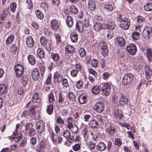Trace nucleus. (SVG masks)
<instances>
[{"mask_svg":"<svg viewBox=\"0 0 152 152\" xmlns=\"http://www.w3.org/2000/svg\"><path fill=\"white\" fill-rule=\"evenodd\" d=\"M83 85V82L81 80H79L77 83L76 87L77 88L80 89L82 87Z\"/></svg>","mask_w":152,"mask_h":152,"instance_id":"obj_59","label":"nucleus"},{"mask_svg":"<svg viewBox=\"0 0 152 152\" xmlns=\"http://www.w3.org/2000/svg\"><path fill=\"white\" fill-rule=\"evenodd\" d=\"M27 58L29 63L31 65H34L36 63V60L34 57L31 55H29L28 56Z\"/></svg>","mask_w":152,"mask_h":152,"instance_id":"obj_30","label":"nucleus"},{"mask_svg":"<svg viewBox=\"0 0 152 152\" xmlns=\"http://www.w3.org/2000/svg\"><path fill=\"white\" fill-rule=\"evenodd\" d=\"M122 144L121 140L118 138L116 139L115 141V144L118 147H120Z\"/></svg>","mask_w":152,"mask_h":152,"instance_id":"obj_56","label":"nucleus"},{"mask_svg":"<svg viewBox=\"0 0 152 152\" xmlns=\"http://www.w3.org/2000/svg\"><path fill=\"white\" fill-rule=\"evenodd\" d=\"M101 91V89L98 86H93L91 89V91L93 94L95 95L98 94Z\"/></svg>","mask_w":152,"mask_h":152,"instance_id":"obj_27","label":"nucleus"},{"mask_svg":"<svg viewBox=\"0 0 152 152\" xmlns=\"http://www.w3.org/2000/svg\"><path fill=\"white\" fill-rule=\"evenodd\" d=\"M26 4L28 8L30 9L32 8L33 4L31 0H27Z\"/></svg>","mask_w":152,"mask_h":152,"instance_id":"obj_57","label":"nucleus"},{"mask_svg":"<svg viewBox=\"0 0 152 152\" xmlns=\"http://www.w3.org/2000/svg\"><path fill=\"white\" fill-rule=\"evenodd\" d=\"M78 72V70L76 69H73L71 71L70 74L73 77H75L77 76Z\"/></svg>","mask_w":152,"mask_h":152,"instance_id":"obj_49","label":"nucleus"},{"mask_svg":"<svg viewBox=\"0 0 152 152\" xmlns=\"http://www.w3.org/2000/svg\"><path fill=\"white\" fill-rule=\"evenodd\" d=\"M70 38L72 42H76L78 39L77 34L75 32H71L70 34Z\"/></svg>","mask_w":152,"mask_h":152,"instance_id":"obj_19","label":"nucleus"},{"mask_svg":"<svg viewBox=\"0 0 152 152\" xmlns=\"http://www.w3.org/2000/svg\"><path fill=\"white\" fill-rule=\"evenodd\" d=\"M63 85L66 88H68L69 86V84L67 79L66 78L63 79L62 80Z\"/></svg>","mask_w":152,"mask_h":152,"instance_id":"obj_50","label":"nucleus"},{"mask_svg":"<svg viewBox=\"0 0 152 152\" xmlns=\"http://www.w3.org/2000/svg\"><path fill=\"white\" fill-rule=\"evenodd\" d=\"M22 138V135L20 132H17L16 131L14 132L11 139L15 142H19Z\"/></svg>","mask_w":152,"mask_h":152,"instance_id":"obj_8","label":"nucleus"},{"mask_svg":"<svg viewBox=\"0 0 152 152\" xmlns=\"http://www.w3.org/2000/svg\"><path fill=\"white\" fill-rule=\"evenodd\" d=\"M88 7L89 9L92 11H94L96 9V4L94 0H89L88 2Z\"/></svg>","mask_w":152,"mask_h":152,"instance_id":"obj_15","label":"nucleus"},{"mask_svg":"<svg viewBox=\"0 0 152 152\" xmlns=\"http://www.w3.org/2000/svg\"><path fill=\"white\" fill-rule=\"evenodd\" d=\"M67 96L68 98L70 100L72 101H74L76 99V96L75 94L72 92H71L69 93Z\"/></svg>","mask_w":152,"mask_h":152,"instance_id":"obj_34","label":"nucleus"},{"mask_svg":"<svg viewBox=\"0 0 152 152\" xmlns=\"http://www.w3.org/2000/svg\"><path fill=\"white\" fill-rule=\"evenodd\" d=\"M104 8L107 12H111L113 9V7L112 4L107 3L105 4Z\"/></svg>","mask_w":152,"mask_h":152,"instance_id":"obj_42","label":"nucleus"},{"mask_svg":"<svg viewBox=\"0 0 152 152\" xmlns=\"http://www.w3.org/2000/svg\"><path fill=\"white\" fill-rule=\"evenodd\" d=\"M93 28L95 31H98L103 28V25L100 23L96 22L94 24Z\"/></svg>","mask_w":152,"mask_h":152,"instance_id":"obj_24","label":"nucleus"},{"mask_svg":"<svg viewBox=\"0 0 152 152\" xmlns=\"http://www.w3.org/2000/svg\"><path fill=\"white\" fill-rule=\"evenodd\" d=\"M10 49L12 52L15 53L16 52L17 48L15 45L12 44L11 46Z\"/></svg>","mask_w":152,"mask_h":152,"instance_id":"obj_55","label":"nucleus"},{"mask_svg":"<svg viewBox=\"0 0 152 152\" xmlns=\"http://www.w3.org/2000/svg\"><path fill=\"white\" fill-rule=\"evenodd\" d=\"M106 148L104 143L102 142H99L96 146V149L100 151H103Z\"/></svg>","mask_w":152,"mask_h":152,"instance_id":"obj_21","label":"nucleus"},{"mask_svg":"<svg viewBox=\"0 0 152 152\" xmlns=\"http://www.w3.org/2000/svg\"><path fill=\"white\" fill-rule=\"evenodd\" d=\"M37 54L40 58H43L44 57V52L41 48H39L38 49Z\"/></svg>","mask_w":152,"mask_h":152,"instance_id":"obj_41","label":"nucleus"},{"mask_svg":"<svg viewBox=\"0 0 152 152\" xmlns=\"http://www.w3.org/2000/svg\"><path fill=\"white\" fill-rule=\"evenodd\" d=\"M28 77L26 75H23L21 78V82L23 86H25L27 84Z\"/></svg>","mask_w":152,"mask_h":152,"instance_id":"obj_28","label":"nucleus"},{"mask_svg":"<svg viewBox=\"0 0 152 152\" xmlns=\"http://www.w3.org/2000/svg\"><path fill=\"white\" fill-rule=\"evenodd\" d=\"M79 53L81 57H84L86 54V51L84 48H80L79 50Z\"/></svg>","mask_w":152,"mask_h":152,"instance_id":"obj_51","label":"nucleus"},{"mask_svg":"<svg viewBox=\"0 0 152 152\" xmlns=\"http://www.w3.org/2000/svg\"><path fill=\"white\" fill-rule=\"evenodd\" d=\"M31 75L34 80H37L39 77V73L38 69L37 68L34 69L32 72Z\"/></svg>","mask_w":152,"mask_h":152,"instance_id":"obj_13","label":"nucleus"},{"mask_svg":"<svg viewBox=\"0 0 152 152\" xmlns=\"http://www.w3.org/2000/svg\"><path fill=\"white\" fill-rule=\"evenodd\" d=\"M108 50L107 48V46L106 43H103L101 46V54L104 56H107L108 53Z\"/></svg>","mask_w":152,"mask_h":152,"instance_id":"obj_14","label":"nucleus"},{"mask_svg":"<svg viewBox=\"0 0 152 152\" xmlns=\"http://www.w3.org/2000/svg\"><path fill=\"white\" fill-rule=\"evenodd\" d=\"M14 69L17 77H20L23 75L24 72V69L21 65L20 64L16 65L15 66Z\"/></svg>","mask_w":152,"mask_h":152,"instance_id":"obj_6","label":"nucleus"},{"mask_svg":"<svg viewBox=\"0 0 152 152\" xmlns=\"http://www.w3.org/2000/svg\"><path fill=\"white\" fill-rule=\"evenodd\" d=\"M73 133H76L78 130V128L77 126L75 125H72V126L71 127H68Z\"/></svg>","mask_w":152,"mask_h":152,"instance_id":"obj_48","label":"nucleus"},{"mask_svg":"<svg viewBox=\"0 0 152 152\" xmlns=\"http://www.w3.org/2000/svg\"><path fill=\"white\" fill-rule=\"evenodd\" d=\"M134 78V75L131 73L126 74L123 77L122 80V84L126 85L131 83Z\"/></svg>","mask_w":152,"mask_h":152,"instance_id":"obj_2","label":"nucleus"},{"mask_svg":"<svg viewBox=\"0 0 152 152\" xmlns=\"http://www.w3.org/2000/svg\"><path fill=\"white\" fill-rule=\"evenodd\" d=\"M54 77L55 81L58 83H59L60 82H61L63 79L62 76L61 75L57 72L54 74Z\"/></svg>","mask_w":152,"mask_h":152,"instance_id":"obj_23","label":"nucleus"},{"mask_svg":"<svg viewBox=\"0 0 152 152\" xmlns=\"http://www.w3.org/2000/svg\"><path fill=\"white\" fill-rule=\"evenodd\" d=\"M41 44L48 51L51 50V46L50 42H48L47 39L45 37L42 36L40 39Z\"/></svg>","mask_w":152,"mask_h":152,"instance_id":"obj_3","label":"nucleus"},{"mask_svg":"<svg viewBox=\"0 0 152 152\" xmlns=\"http://www.w3.org/2000/svg\"><path fill=\"white\" fill-rule=\"evenodd\" d=\"M115 27V25L114 22L109 21L107 25V28L110 30H113Z\"/></svg>","mask_w":152,"mask_h":152,"instance_id":"obj_37","label":"nucleus"},{"mask_svg":"<svg viewBox=\"0 0 152 152\" xmlns=\"http://www.w3.org/2000/svg\"><path fill=\"white\" fill-rule=\"evenodd\" d=\"M58 94V103H61L64 101V97L62 96L61 93H59Z\"/></svg>","mask_w":152,"mask_h":152,"instance_id":"obj_60","label":"nucleus"},{"mask_svg":"<svg viewBox=\"0 0 152 152\" xmlns=\"http://www.w3.org/2000/svg\"><path fill=\"white\" fill-rule=\"evenodd\" d=\"M145 73L146 78H149L151 75V70L148 66H146L145 67Z\"/></svg>","mask_w":152,"mask_h":152,"instance_id":"obj_18","label":"nucleus"},{"mask_svg":"<svg viewBox=\"0 0 152 152\" xmlns=\"http://www.w3.org/2000/svg\"><path fill=\"white\" fill-rule=\"evenodd\" d=\"M51 57L53 60L56 62L58 61L59 56L58 53H52L51 54Z\"/></svg>","mask_w":152,"mask_h":152,"instance_id":"obj_44","label":"nucleus"},{"mask_svg":"<svg viewBox=\"0 0 152 152\" xmlns=\"http://www.w3.org/2000/svg\"><path fill=\"white\" fill-rule=\"evenodd\" d=\"M31 26L34 28L37 29L39 27V25L37 22L33 21L31 23Z\"/></svg>","mask_w":152,"mask_h":152,"instance_id":"obj_62","label":"nucleus"},{"mask_svg":"<svg viewBox=\"0 0 152 152\" xmlns=\"http://www.w3.org/2000/svg\"><path fill=\"white\" fill-rule=\"evenodd\" d=\"M130 22L126 18H124V20L121 23L120 26L121 27L125 29H128L130 26Z\"/></svg>","mask_w":152,"mask_h":152,"instance_id":"obj_12","label":"nucleus"},{"mask_svg":"<svg viewBox=\"0 0 152 152\" xmlns=\"http://www.w3.org/2000/svg\"><path fill=\"white\" fill-rule=\"evenodd\" d=\"M94 108L97 113H100L104 110V104L101 102H98L94 106Z\"/></svg>","mask_w":152,"mask_h":152,"instance_id":"obj_9","label":"nucleus"},{"mask_svg":"<svg viewBox=\"0 0 152 152\" xmlns=\"http://www.w3.org/2000/svg\"><path fill=\"white\" fill-rule=\"evenodd\" d=\"M119 100V102L118 104V105H121L124 106V104H126L128 102L127 98L124 95H121Z\"/></svg>","mask_w":152,"mask_h":152,"instance_id":"obj_16","label":"nucleus"},{"mask_svg":"<svg viewBox=\"0 0 152 152\" xmlns=\"http://www.w3.org/2000/svg\"><path fill=\"white\" fill-rule=\"evenodd\" d=\"M70 9V12L75 14H77L78 12V9L74 5H71Z\"/></svg>","mask_w":152,"mask_h":152,"instance_id":"obj_45","label":"nucleus"},{"mask_svg":"<svg viewBox=\"0 0 152 152\" xmlns=\"http://www.w3.org/2000/svg\"><path fill=\"white\" fill-rule=\"evenodd\" d=\"M76 28L77 31L80 32H83L84 29L83 25L80 21H77L76 23Z\"/></svg>","mask_w":152,"mask_h":152,"instance_id":"obj_20","label":"nucleus"},{"mask_svg":"<svg viewBox=\"0 0 152 152\" xmlns=\"http://www.w3.org/2000/svg\"><path fill=\"white\" fill-rule=\"evenodd\" d=\"M49 101L50 103H53L55 102V99L54 96L52 92H50L49 94L48 95Z\"/></svg>","mask_w":152,"mask_h":152,"instance_id":"obj_47","label":"nucleus"},{"mask_svg":"<svg viewBox=\"0 0 152 152\" xmlns=\"http://www.w3.org/2000/svg\"><path fill=\"white\" fill-rule=\"evenodd\" d=\"M16 4L15 2L12 3L10 5V9L11 11L14 12H15L16 8Z\"/></svg>","mask_w":152,"mask_h":152,"instance_id":"obj_52","label":"nucleus"},{"mask_svg":"<svg viewBox=\"0 0 152 152\" xmlns=\"http://www.w3.org/2000/svg\"><path fill=\"white\" fill-rule=\"evenodd\" d=\"M146 55L149 61H151L152 58V49H147L146 51Z\"/></svg>","mask_w":152,"mask_h":152,"instance_id":"obj_33","label":"nucleus"},{"mask_svg":"<svg viewBox=\"0 0 152 152\" xmlns=\"http://www.w3.org/2000/svg\"><path fill=\"white\" fill-rule=\"evenodd\" d=\"M78 101L81 104L85 103L87 102L86 97L83 94L80 95L79 96Z\"/></svg>","mask_w":152,"mask_h":152,"instance_id":"obj_29","label":"nucleus"},{"mask_svg":"<svg viewBox=\"0 0 152 152\" xmlns=\"http://www.w3.org/2000/svg\"><path fill=\"white\" fill-rule=\"evenodd\" d=\"M140 34L137 31H135L133 33L132 36L134 40H137L139 38Z\"/></svg>","mask_w":152,"mask_h":152,"instance_id":"obj_46","label":"nucleus"},{"mask_svg":"<svg viewBox=\"0 0 152 152\" xmlns=\"http://www.w3.org/2000/svg\"><path fill=\"white\" fill-rule=\"evenodd\" d=\"M35 128L38 133L42 132L45 129V123L42 121H38L36 123Z\"/></svg>","mask_w":152,"mask_h":152,"instance_id":"obj_5","label":"nucleus"},{"mask_svg":"<svg viewBox=\"0 0 152 152\" xmlns=\"http://www.w3.org/2000/svg\"><path fill=\"white\" fill-rule=\"evenodd\" d=\"M126 50L130 55H134L137 51L135 45L133 43H130L126 46Z\"/></svg>","mask_w":152,"mask_h":152,"instance_id":"obj_4","label":"nucleus"},{"mask_svg":"<svg viewBox=\"0 0 152 152\" xmlns=\"http://www.w3.org/2000/svg\"><path fill=\"white\" fill-rule=\"evenodd\" d=\"M50 26L51 29L53 31L58 30L59 28L60 23L56 19H53L50 21Z\"/></svg>","mask_w":152,"mask_h":152,"instance_id":"obj_7","label":"nucleus"},{"mask_svg":"<svg viewBox=\"0 0 152 152\" xmlns=\"http://www.w3.org/2000/svg\"><path fill=\"white\" fill-rule=\"evenodd\" d=\"M107 36L108 39H111L113 36V33L112 31H108L107 35Z\"/></svg>","mask_w":152,"mask_h":152,"instance_id":"obj_61","label":"nucleus"},{"mask_svg":"<svg viewBox=\"0 0 152 152\" xmlns=\"http://www.w3.org/2000/svg\"><path fill=\"white\" fill-rule=\"evenodd\" d=\"M7 87L4 84L0 85V96L3 94H5L7 92Z\"/></svg>","mask_w":152,"mask_h":152,"instance_id":"obj_31","label":"nucleus"},{"mask_svg":"<svg viewBox=\"0 0 152 152\" xmlns=\"http://www.w3.org/2000/svg\"><path fill=\"white\" fill-rule=\"evenodd\" d=\"M118 44L121 47H123L125 45V42L124 39L122 37L119 36L117 37Z\"/></svg>","mask_w":152,"mask_h":152,"instance_id":"obj_22","label":"nucleus"},{"mask_svg":"<svg viewBox=\"0 0 152 152\" xmlns=\"http://www.w3.org/2000/svg\"><path fill=\"white\" fill-rule=\"evenodd\" d=\"M65 51L68 53H72L75 51V49L74 47L70 45H68L66 46L65 48Z\"/></svg>","mask_w":152,"mask_h":152,"instance_id":"obj_35","label":"nucleus"},{"mask_svg":"<svg viewBox=\"0 0 152 152\" xmlns=\"http://www.w3.org/2000/svg\"><path fill=\"white\" fill-rule=\"evenodd\" d=\"M89 125L92 128H98L99 126L98 123L94 120H92L90 121L89 123Z\"/></svg>","mask_w":152,"mask_h":152,"instance_id":"obj_26","label":"nucleus"},{"mask_svg":"<svg viewBox=\"0 0 152 152\" xmlns=\"http://www.w3.org/2000/svg\"><path fill=\"white\" fill-rule=\"evenodd\" d=\"M38 113V108L36 106L32 107L29 110V114H36Z\"/></svg>","mask_w":152,"mask_h":152,"instance_id":"obj_36","label":"nucleus"},{"mask_svg":"<svg viewBox=\"0 0 152 152\" xmlns=\"http://www.w3.org/2000/svg\"><path fill=\"white\" fill-rule=\"evenodd\" d=\"M98 64L97 61L95 59H93L91 61V64L94 67H97Z\"/></svg>","mask_w":152,"mask_h":152,"instance_id":"obj_58","label":"nucleus"},{"mask_svg":"<svg viewBox=\"0 0 152 152\" xmlns=\"http://www.w3.org/2000/svg\"><path fill=\"white\" fill-rule=\"evenodd\" d=\"M110 75L107 72H104L102 76L103 77V79L106 80H107L109 77L110 76Z\"/></svg>","mask_w":152,"mask_h":152,"instance_id":"obj_64","label":"nucleus"},{"mask_svg":"<svg viewBox=\"0 0 152 152\" xmlns=\"http://www.w3.org/2000/svg\"><path fill=\"white\" fill-rule=\"evenodd\" d=\"M105 127L107 132L111 135L113 134L115 131V129L114 127L111 126L110 124H106Z\"/></svg>","mask_w":152,"mask_h":152,"instance_id":"obj_17","label":"nucleus"},{"mask_svg":"<svg viewBox=\"0 0 152 152\" xmlns=\"http://www.w3.org/2000/svg\"><path fill=\"white\" fill-rule=\"evenodd\" d=\"M53 110V106L52 104H50L47 108V112L48 114H51Z\"/></svg>","mask_w":152,"mask_h":152,"instance_id":"obj_53","label":"nucleus"},{"mask_svg":"<svg viewBox=\"0 0 152 152\" xmlns=\"http://www.w3.org/2000/svg\"><path fill=\"white\" fill-rule=\"evenodd\" d=\"M111 99L112 102L117 105H118V103H117L118 97L117 95L115 94H112L111 96Z\"/></svg>","mask_w":152,"mask_h":152,"instance_id":"obj_39","label":"nucleus"},{"mask_svg":"<svg viewBox=\"0 0 152 152\" xmlns=\"http://www.w3.org/2000/svg\"><path fill=\"white\" fill-rule=\"evenodd\" d=\"M144 10L146 11H151L152 10V3H146L144 6Z\"/></svg>","mask_w":152,"mask_h":152,"instance_id":"obj_40","label":"nucleus"},{"mask_svg":"<svg viewBox=\"0 0 152 152\" xmlns=\"http://www.w3.org/2000/svg\"><path fill=\"white\" fill-rule=\"evenodd\" d=\"M14 39V36L13 35L9 36L6 40V44L9 45L12 43Z\"/></svg>","mask_w":152,"mask_h":152,"instance_id":"obj_32","label":"nucleus"},{"mask_svg":"<svg viewBox=\"0 0 152 152\" xmlns=\"http://www.w3.org/2000/svg\"><path fill=\"white\" fill-rule=\"evenodd\" d=\"M66 25L69 27H72L73 23L72 17L70 16H67L66 19Z\"/></svg>","mask_w":152,"mask_h":152,"instance_id":"obj_25","label":"nucleus"},{"mask_svg":"<svg viewBox=\"0 0 152 152\" xmlns=\"http://www.w3.org/2000/svg\"><path fill=\"white\" fill-rule=\"evenodd\" d=\"M145 18L141 16H138L137 18V21L138 23L142 25L144 23Z\"/></svg>","mask_w":152,"mask_h":152,"instance_id":"obj_43","label":"nucleus"},{"mask_svg":"<svg viewBox=\"0 0 152 152\" xmlns=\"http://www.w3.org/2000/svg\"><path fill=\"white\" fill-rule=\"evenodd\" d=\"M70 132L68 130H65L64 131L63 133L64 136L66 138H68L70 137Z\"/></svg>","mask_w":152,"mask_h":152,"instance_id":"obj_54","label":"nucleus"},{"mask_svg":"<svg viewBox=\"0 0 152 152\" xmlns=\"http://www.w3.org/2000/svg\"><path fill=\"white\" fill-rule=\"evenodd\" d=\"M39 69L41 75H43L45 70V66L43 65L41 66H39Z\"/></svg>","mask_w":152,"mask_h":152,"instance_id":"obj_63","label":"nucleus"},{"mask_svg":"<svg viewBox=\"0 0 152 152\" xmlns=\"http://www.w3.org/2000/svg\"><path fill=\"white\" fill-rule=\"evenodd\" d=\"M35 14L37 18L42 20L44 18L42 12L39 10H37L35 11Z\"/></svg>","mask_w":152,"mask_h":152,"instance_id":"obj_38","label":"nucleus"},{"mask_svg":"<svg viewBox=\"0 0 152 152\" xmlns=\"http://www.w3.org/2000/svg\"><path fill=\"white\" fill-rule=\"evenodd\" d=\"M151 32V28L149 27L146 26L143 30L142 34L144 38H149Z\"/></svg>","mask_w":152,"mask_h":152,"instance_id":"obj_11","label":"nucleus"},{"mask_svg":"<svg viewBox=\"0 0 152 152\" xmlns=\"http://www.w3.org/2000/svg\"><path fill=\"white\" fill-rule=\"evenodd\" d=\"M102 95L104 96L107 97L110 94L111 87L110 84L108 83H104L101 86Z\"/></svg>","mask_w":152,"mask_h":152,"instance_id":"obj_1","label":"nucleus"},{"mask_svg":"<svg viewBox=\"0 0 152 152\" xmlns=\"http://www.w3.org/2000/svg\"><path fill=\"white\" fill-rule=\"evenodd\" d=\"M26 43L27 47L29 48H32L34 45V41L32 37L28 36L26 39Z\"/></svg>","mask_w":152,"mask_h":152,"instance_id":"obj_10","label":"nucleus"}]
</instances>
